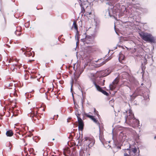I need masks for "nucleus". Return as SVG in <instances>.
<instances>
[{
	"instance_id": "nucleus-21",
	"label": "nucleus",
	"mask_w": 156,
	"mask_h": 156,
	"mask_svg": "<svg viewBox=\"0 0 156 156\" xmlns=\"http://www.w3.org/2000/svg\"><path fill=\"white\" fill-rule=\"evenodd\" d=\"M75 115H76L77 116V117L79 116V115H80L81 114V113L80 112H79L78 109L76 107L75 108Z\"/></svg>"
},
{
	"instance_id": "nucleus-32",
	"label": "nucleus",
	"mask_w": 156,
	"mask_h": 156,
	"mask_svg": "<svg viewBox=\"0 0 156 156\" xmlns=\"http://www.w3.org/2000/svg\"><path fill=\"white\" fill-rule=\"evenodd\" d=\"M124 156H129L128 154L126 153H125L124 154Z\"/></svg>"
},
{
	"instance_id": "nucleus-12",
	"label": "nucleus",
	"mask_w": 156,
	"mask_h": 156,
	"mask_svg": "<svg viewBox=\"0 0 156 156\" xmlns=\"http://www.w3.org/2000/svg\"><path fill=\"white\" fill-rule=\"evenodd\" d=\"M78 122V129L79 130L82 131L83 129L84 124L82 119L79 116L77 117Z\"/></svg>"
},
{
	"instance_id": "nucleus-7",
	"label": "nucleus",
	"mask_w": 156,
	"mask_h": 156,
	"mask_svg": "<svg viewBox=\"0 0 156 156\" xmlns=\"http://www.w3.org/2000/svg\"><path fill=\"white\" fill-rule=\"evenodd\" d=\"M91 79L93 83L94 84L97 90L102 92L104 95H106L107 96L108 95V94L106 91L103 90L101 87H100L99 85H98L96 84L95 80L94 78Z\"/></svg>"
},
{
	"instance_id": "nucleus-6",
	"label": "nucleus",
	"mask_w": 156,
	"mask_h": 156,
	"mask_svg": "<svg viewBox=\"0 0 156 156\" xmlns=\"http://www.w3.org/2000/svg\"><path fill=\"white\" fill-rule=\"evenodd\" d=\"M136 93H137L138 95L142 96L145 100L147 101H148L149 99V96L147 94H144V92L143 90V89L139 88L137 89L135 91Z\"/></svg>"
},
{
	"instance_id": "nucleus-28",
	"label": "nucleus",
	"mask_w": 156,
	"mask_h": 156,
	"mask_svg": "<svg viewBox=\"0 0 156 156\" xmlns=\"http://www.w3.org/2000/svg\"><path fill=\"white\" fill-rule=\"evenodd\" d=\"M12 86V83H8L6 84V87H9L11 86Z\"/></svg>"
},
{
	"instance_id": "nucleus-37",
	"label": "nucleus",
	"mask_w": 156,
	"mask_h": 156,
	"mask_svg": "<svg viewBox=\"0 0 156 156\" xmlns=\"http://www.w3.org/2000/svg\"><path fill=\"white\" fill-rule=\"evenodd\" d=\"M17 115V114H14V115H12V117L13 116V115H14L15 116H16Z\"/></svg>"
},
{
	"instance_id": "nucleus-11",
	"label": "nucleus",
	"mask_w": 156,
	"mask_h": 156,
	"mask_svg": "<svg viewBox=\"0 0 156 156\" xmlns=\"http://www.w3.org/2000/svg\"><path fill=\"white\" fill-rule=\"evenodd\" d=\"M119 82V78L117 77L116 78L112 83L109 85V87L110 89L111 90L114 89L116 88Z\"/></svg>"
},
{
	"instance_id": "nucleus-10",
	"label": "nucleus",
	"mask_w": 156,
	"mask_h": 156,
	"mask_svg": "<svg viewBox=\"0 0 156 156\" xmlns=\"http://www.w3.org/2000/svg\"><path fill=\"white\" fill-rule=\"evenodd\" d=\"M30 110H31V112L28 114V115L29 116L33 118V120H36V119H34V117H35L36 118V117L37 116L38 111L37 108H36L35 109H31Z\"/></svg>"
},
{
	"instance_id": "nucleus-49",
	"label": "nucleus",
	"mask_w": 156,
	"mask_h": 156,
	"mask_svg": "<svg viewBox=\"0 0 156 156\" xmlns=\"http://www.w3.org/2000/svg\"><path fill=\"white\" fill-rule=\"evenodd\" d=\"M55 140V139H54V138H53V140Z\"/></svg>"
},
{
	"instance_id": "nucleus-20",
	"label": "nucleus",
	"mask_w": 156,
	"mask_h": 156,
	"mask_svg": "<svg viewBox=\"0 0 156 156\" xmlns=\"http://www.w3.org/2000/svg\"><path fill=\"white\" fill-rule=\"evenodd\" d=\"M123 85L124 86H126L127 87L129 90V91H130L132 90V88L131 87H130L129 85L130 83L129 82H125L123 83Z\"/></svg>"
},
{
	"instance_id": "nucleus-1",
	"label": "nucleus",
	"mask_w": 156,
	"mask_h": 156,
	"mask_svg": "<svg viewBox=\"0 0 156 156\" xmlns=\"http://www.w3.org/2000/svg\"><path fill=\"white\" fill-rule=\"evenodd\" d=\"M126 12V8L125 6L122 5L120 7V5L117 4L115 6L112 5L109 7L108 10H106L105 16L106 18L115 17L117 13L121 12L125 14V12Z\"/></svg>"
},
{
	"instance_id": "nucleus-36",
	"label": "nucleus",
	"mask_w": 156,
	"mask_h": 156,
	"mask_svg": "<svg viewBox=\"0 0 156 156\" xmlns=\"http://www.w3.org/2000/svg\"><path fill=\"white\" fill-rule=\"evenodd\" d=\"M113 102V101L112 100H111L109 101V103H111V102Z\"/></svg>"
},
{
	"instance_id": "nucleus-27",
	"label": "nucleus",
	"mask_w": 156,
	"mask_h": 156,
	"mask_svg": "<svg viewBox=\"0 0 156 156\" xmlns=\"http://www.w3.org/2000/svg\"><path fill=\"white\" fill-rule=\"evenodd\" d=\"M114 148H118V149H121V147L119 146H117L116 144H115L114 147H113Z\"/></svg>"
},
{
	"instance_id": "nucleus-46",
	"label": "nucleus",
	"mask_w": 156,
	"mask_h": 156,
	"mask_svg": "<svg viewBox=\"0 0 156 156\" xmlns=\"http://www.w3.org/2000/svg\"><path fill=\"white\" fill-rule=\"evenodd\" d=\"M0 11H1V9H0Z\"/></svg>"
},
{
	"instance_id": "nucleus-9",
	"label": "nucleus",
	"mask_w": 156,
	"mask_h": 156,
	"mask_svg": "<svg viewBox=\"0 0 156 156\" xmlns=\"http://www.w3.org/2000/svg\"><path fill=\"white\" fill-rule=\"evenodd\" d=\"M81 41L84 44L92 43L93 41L92 37L91 36L88 35H86L85 38L81 39Z\"/></svg>"
},
{
	"instance_id": "nucleus-25",
	"label": "nucleus",
	"mask_w": 156,
	"mask_h": 156,
	"mask_svg": "<svg viewBox=\"0 0 156 156\" xmlns=\"http://www.w3.org/2000/svg\"><path fill=\"white\" fill-rule=\"evenodd\" d=\"M14 66H15L16 67H17V65L16 64L13 65L11 67V69L12 70V71H13L14 70V69L16 68L15 67H14Z\"/></svg>"
},
{
	"instance_id": "nucleus-2",
	"label": "nucleus",
	"mask_w": 156,
	"mask_h": 156,
	"mask_svg": "<svg viewBox=\"0 0 156 156\" xmlns=\"http://www.w3.org/2000/svg\"><path fill=\"white\" fill-rule=\"evenodd\" d=\"M125 122L133 127L139 126V121L134 117L132 110L130 109L125 112H123Z\"/></svg>"
},
{
	"instance_id": "nucleus-48",
	"label": "nucleus",
	"mask_w": 156,
	"mask_h": 156,
	"mask_svg": "<svg viewBox=\"0 0 156 156\" xmlns=\"http://www.w3.org/2000/svg\"><path fill=\"white\" fill-rule=\"evenodd\" d=\"M82 108H83V105H82Z\"/></svg>"
},
{
	"instance_id": "nucleus-31",
	"label": "nucleus",
	"mask_w": 156,
	"mask_h": 156,
	"mask_svg": "<svg viewBox=\"0 0 156 156\" xmlns=\"http://www.w3.org/2000/svg\"><path fill=\"white\" fill-rule=\"evenodd\" d=\"M89 75H89V76H94V74L91 73H90L89 74Z\"/></svg>"
},
{
	"instance_id": "nucleus-50",
	"label": "nucleus",
	"mask_w": 156,
	"mask_h": 156,
	"mask_svg": "<svg viewBox=\"0 0 156 156\" xmlns=\"http://www.w3.org/2000/svg\"><path fill=\"white\" fill-rule=\"evenodd\" d=\"M10 60H9V62H10Z\"/></svg>"
},
{
	"instance_id": "nucleus-5",
	"label": "nucleus",
	"mask_w": 156,
	"mask_h": 156,
	"mask_svg": "<svg viewBox=\"0 0 156 156\" xmlns=\"http://www.w3.org/2000/svg\"><path fill=\"white\" fill-rule=\"evenodd\" d=\"M84 147L91 148L94 145L95 141L93 138L86 137L83 141Z\"/></svg>"
},
{
	"instance_id": "nucleus-18",
	"label": "nucleus",
	"mask_w": 156,
	"mask_h": 156,
	"mask_svg": "<svg viewBox=\"0 0 156 156\" xmlns=\"http://www.w3.org/2000/svg\"><path fill=\"white\" fill-rule=\"evenodd\" d=\"M13 133L12 131L11 130H9L6 132V134L7 136L10 137L13 135Z\"/></svg>"
},
{
	"instance_id": "nucleus-38",
	"label": "nucleus",
	"mask_w": 156,
	"mask_h": 156,
	"mask_svg": "<svg viewBox=\"0 0 156 156\" xmlns=\"http://www.w3.org/2000/svg\"><path fill=\"white\" fill-rule=\"evenodd\" d=\"M133 156H139V154H138V155H134Z\"/></svg>"
},
{
	"instance_id": "nucleus-29",
	"label": "nucleus",
	"mask_w": 156,
	"mask_h": 156,
	"mask_svg": "<svg viewBox=\"0 0 156 156\" xmlns=\"http://www.w3.org/2000/svg\"><path fill=\"white\" fill-rule=\"evenodd\" d=\"M83 68L81 69L80 70V71H79L80 75L83 73Z\"/></svg>"
},
{
	"instance_id": "nucleus-19",
	"label": "nucleus",
	"mask_w": 156,
	"mask_h": 156,
	"mask_svg": "<svg viewBox=\"0 0 156 156\" xmlns=\"http://www.w3.org/2000/svg\"><path fill=\"white\" fill-rule=\"evenodd\" d=\"M21 28L20 27H17V29L16 31L15 32V34L17 35V36H20L21 35L20 33H19L18 34H17L16 32H20L21 31Z\"/></svg>"
},
{
	"instance_id": "nucleus-40",
	"label": "nucleus",
	"mask_w": 156,
	"mask_h": 156,
	"mask_svg": "<svg viewBox=\"0 0 156 156\" xmlns=\"http://www.w3.org/2000/svg\"><path fill=\"white\" fill-rule=\"evenodd\" d=\"M125 150H127L128 151H129V149L128 148H127V149H124Z\"/></svg>"
},
{
	"instance_id": "nucleus-44",
	"label": "nucleus",
	"mask_w": 156,
	"mask_h": 156,
	"mask_svg": "<svg viewBox=\"0 0 156 156\" xmlns=\"http://www.w3.org/2000/svg\"><path fill=\"white\" fill-rule=\"evenodd\" d=\"M108 146H109V147H111V146H109V145H108Z\"/></svg>"
},
{
	"instance_id": "nucleus-8",
	"label": "nucleus",
	"mask_w": 156,
	"mask_h": 156,
	"mask_svg": "<svg viewBox=\"0 0 156 156\" xmlns=\"http://www.w3.org/2000/svg\"><path fill=\"white\" fill-rule=\"evenodd\" d=\"M90 148L87 147H84L83 149L81 150L80 154L82 156H88L90 155Z\"/></svg>"
},
{
	"instance_id": "nucleus-3",
	"label": "nucleus",
	"mask_w": 156,
	"mask_h": 156,
	"mask_svg": "<svg viewBox=\"0 0 156 156\" xmlns=\"http://www.w3.org/2000/svg\"><path fill=\"white\" fill-rule=\"evenodd\" d=\"M140 35L144 41L151 44H156V37L153 36L151 34L142 32L140 34Z\"/></svg>"
},
{
	"instance_id": "nucleus-34",
	"label": "nucleus",
	"mask_w": 156,
	"mask_h": 156,
	"mask_svg": "<svg viewBox=\"0 0 156 156\" xmlns=\"http://www.w3.org/2000/svg\"><path fill=\"white\" fill-rule=\"evenodd\" d=\"M107 1H109L110 2V3H111L113 1V0H106Z\"/></svg>"
},
{
	"instance_id": "nucleus-39",
	"label": "nucleus",
	"mask_w": 156,
	"mask_h": 156,
	"mask_svg": "<svg viewBox=\"0 0 156 156\" xmlns=\"http://www.w3.org/2000/svg\"><path fill=\"white\" fill-rule=\"evenodd\" d=\"M105 80H103V84H104V82H105Z\"/></svg>"
},
{
	"instance_id": "nucleus-16",
	"label": "nucleus",
	"mask_w": 156,
	"mask_h": 156,
	"mask_svg": "<svg viewBox=\"0 0 156 156\" xmlns=\"http://www.w3.org/2000/svg\"><path fill=\"white\" fill-rule=\"evenodd\" d=\"M136 9L139 10L141 12V13H147L148 12V9H147L141 7L136 8Z\"/></svg>"
},
{
	"instance_id": "nucleus-42",
	"label": "nucleus",
	"mask_w": 156,
	"mask_h": 156,
	"mask_svg": "<svg viewBox=\"0 0 156 156\" xmlns=\"http://www.w3.org/2000/svg\"><path fill=\"white\" fill-rule=\"evenodd\" d=\"M9 47H10V46L7 44H6Z\"/></svg>"
},
{
	"instance_id": "nucleus-45",
	"label": "nucleus",
	"mask_w": 156,
	"mask_h": 156,
	"mask_svg": "<svg viewBox=\"0 0 156 156\" xmlns=\"http://www.w3.org/2000/svg\"><path fill=\"white\" fill-rule=\"evenodd\" d=\"M154 138L155 139H156V136H155L154 137Z\"/></svg>"
},
{
	"instance_id": "nucleus-52",
	"label": "nucleus",
	"mask_w": 156,
	"mask_h": 156,
	"mask_svg": "<svg viewBox=\"0 0 156 156\" xmlns=\"http://www.w3.org/2000/svg\"><path fill=\"white\" fill-rule=\"evenodd\" d=\"M10 149H11V148H10H10H9V150H10Z\"/></svg>"
},
{
	"instance_id": "nucleus-4",
	"label": "nucleus",
	"mask_w": 156,
	"mask_h": 156,
	"mask_svg": "<svg viewBox=\"0 0 156 156\" xmlns=\"http://www.w3.org/2000/svg\"><path fill=\"white\" fill-rule=\"evenodd\" d=\"M80 1L79 2L80 6L81 8V13L82 14V13L83 14L84 12H85V14L84 15V16L87 15H90L92 14L93 12V11L91 10V11H89L88 10V9H90L91 8L90 6H87V8L86 9H84L83 6V5H84L87 4L88 3L87 0H79Z\"/></svg>"
},
{
	"instance_id": "nucleus-13",
	"label": "nucleus",
	"mask_w": 156,
	"mask_h": 156,
	"mask_svg": "<svg viewBox=\"0 0 156 156\" xmlns=\"http://www.w3.org/2000/svg\"><path fill=\"white\" fill-rule=\"evenodd\" d=\"M26 48H21V50H22L23 51H25V52L24 53V54L25 55L27 56L30 57L31 56L33 57L34 55V54L33 55H32V53L31 52H30L31 50H29L28 49V48L26 47L25 46Z\"/></svg>"
},
{
	"instance_id": "nucleus-33",
	"label": "nucleus",
	"mask_w": 156,
	"mask_h": 156,
	"mask_svg": "<svg viewBox=\"0 0 156 156\" xmlns=\"http://www.w3.org/2000/svg\"><path fill=\"white\" fill-rule=\"evenodd\" d=\"M57 117H56V118H55V116H54L53 117V119H56L57 118V117H58V115H57Z\"/></svg>"
},
{
	"instance_id": "nucleus-56",
	"label": "nucleus",
	"mask_w": 156,
	"mask_h": 156,
	"mask_svg": "<svg viewBox=\"0 0 156 156\" xmlns=\"http://www.w3.org/2000/svg\"><path fill=\"white\" fill-rule=\"evenodd\" d=\"M119 47H120V45L119 46Z\"/></svg>"
},
{
	"instance_id": "nucleus-24",
	"label": "nucleus",
	"mask_w": 156,
	"mask_h": 156,
	"mask_svg": "<svg viewBox=\"0 0 156 156\" xmlns=\"http://www.w3.org/2000/svg\"><path fill=\"white\" fill-rule=\"evenodd\" d=\"M131 150L133 152L134 155H136L135 154L136 153L137 151V148L135 147H132L131 148Z\"/></svg>"
},
{
	"instance_id": "nucleus-17",
	"label": "nucleus",
	"mask_w": 156,
	"mask_h": 156,
	"mask_svg": "<svg viewBox=\"0 0 156 156\" xmlns=\"http://www.w3.org/2000/svg\"><path fill=\"white\" fill-rule=\"evenodd\" d=\"M72 27H73L75 28V29L76 30V36L77 35V37H78V29L77 27V25L76 24V22L75 21H74L73 23V24L72 26Z\"/></svg>"
},
{
	"instance_id": "nucleus-43",
	"label": "nucleus",
	"mask_w": 156,
	"mask_h": 156,
	"mask_svg": "<svg viewBox=\"0 0 156 156\" xmlns=\"http://www.w3.org/2000/svg\"><path fill=\"white\" fill-rule=\"evenodd\" d=\"M141 85H143V83H142L141 84Z\"/></svg>"
},
{
	"instance_id": "nucleus-51",
	"label": "nucleus",
	"mask_w": 156,
	"mask_h": 156,
	"mask_svg": "<svg viewBox=\"0 0 156 156\" xmlns=\"http://www.w3.org/2000/svg\"><path fill=\"white\" fill-rule=\"evenodd\" d=\"M10 88H9V89H10Z\"/></svg>"
},
{
	"instance_id": "nucleus-41",
	"label": "nucleus",
	"mask_w": 156,
	"mask_h": 156,
	"mask_svg": "<svg viewBox=\"0 0 156 156\" xmlns=\"http://www.w3.org/2000/svg\"><path fill=\"white\" fill-rule=\"evenodd\" d=\"M72 85H71V90H72Z\"/></svg>"
},
{
	"instance_id": "nucleus-23",
	"label": "nucleus",
	"mask_w": 156,
	"mask_h": 156,
	"mask_svg": "<svg viewBox=\"0 0 156 156\" xmlns=\"http://www.w3.org/2000/svg\"><path fill=\"white\" fill-rule=\"evenodd\" d=\"M89 49L90 50V51L91 52H93L96 51L97 49L95 48L94 47H89Z\"/></svg>"
},
{
	"instance_id": "nucleus-15",
	"label": "nucleus",
	"mask_w": 156,
	"mask_h": 156,
	"mask_svg": "<svg viewBox=\"0 0 156 156\" xmlns=\"http://www.w3.org/2000/svg\"><path fill=\"white\" fill-rule=\"evenodd\" d=\"M111 59V58H108L107 59H106L105 60L102 61V62H101V60H102V59H99L96 62H100L99 64H97V65H98V66H100L105 64L108 61Z\"/></svg>"
},
{
	"instance_id": "nucleus-14",
	"label": "nucleus",
	"mask_w": 156,
	"mask_h": 156,
	"mask_svg": "<svg viewBox=\"0 0 156 156\" xmlns=\"http://www.w3.org/2000/svg\"><path fill=\"white\" fill-rule=\"evenodd\" d=\"M85 115L87 117L89 118L96 124H97L98 125L100 126V123L93 116L91 115H90L86 113L85 114Z\"/></svg>"
},
{
	"instance_id": "nucleus-55",
	"label": "nucleus",
	"mask_w": 156,
	"mask_h": 156,
	"mask_svg": "<svg viewBox=\"0 0 156 156\" xmlns=\"http://www.w3.org/2000/svg\"><path fill=\"white\" fill-rule=\"evenodd\" d=\"M77 42H76V44H77Z\"/></svg>"
},
{
	"instance_id": "nucleus-53",
	"label": "nucleus",
	"mask_w": 156,
	"mask_h": 156,
	"mask_svg": "<svg viewBox=\"0 0 156 156\" xmlns=\"http://www.w3.org/2000/svg\"><path fill=\"white\" fill-rule=\"evenodd\" d=\"M133 1H134V0H132Z\"/></svg>"
},
{
	"instance_id": "nucleus-47",
	"label": "nucleus",
	"mask_w": 156,
	"mask_h": 156,
	"mask_svg": "<svg viewBox=\"0 0 156 156\" xmlns=\"http://www.w3.org/2000/svg\"><path fill=\"white\" fill-rule=\"evenodd\" d=\"M67 122H69L68 119H67Z\"/></svg>"
},
{
	"instance_id": "nucleus-22",
	"label": "nucleus",
	"mask_w": 156,
	"mask_h": 156,
	"mask_svg": "<svg viewBox=\"0 0 156 156\" xmlns=\"http://www.w3.org/2000/svg\"><path fill=\"white\" fill-rule=\"evenodd\" d=\"M124 59V56L121 53H120L119 58V60L120 62V60H122Z\"/></svg>"
},
{
	"instance_id": "nucleus-26",
	"label": "nucleus",
	"mask_w": 156,
	"mask_h": 156,
	"mask_svg": "<svg viewBox=\"0 0 156 156\" xmlns=\"http://www.w3.org/2000/svg\"><path fill=\"white\" fill-rule=\"evenodd\" d=\"M30 26V23L29 22H27L25 24V26L26 27H28Z\"/></svg>"
},
{
	"instance_id": "nucleus-30",
	"label": "nucleus",
	"mask_w": 156,
	"mask_h": 156,
	"mask_svg": "<svg viewBox=\"0 0 156 156\" xmlns=\"http://www.w3.org/2000/svg\"><path fill=\"white\" fill-rule=\"evenodd\" d=\"M36 105L35 103H34V104L33 105H32V107H33V108L32 109H35V108H36Z\"/></svg>"
},
{
	"instance_id": "nucleus-35",
	"label": "nucleus",
	"mask_w": 156,
	"mask_h": 156,
	"mask_svg": "<svg viewBox=\"0 0 156 156\" xmlns=\"http://www.w3.org/2000/svg\"><path fill=\"white\" fill-rule=\"evenodd\" d=\"M130 17H133V16L132 14H131L130 15Z\"/></svg>"
},
{
	"instance_id": "nucleus-54",
	"label": "nucleus",
	"mask_w": 156,
	"mask_h": 156,
	"mask_svg": "<svg viewBox=\"0 0 156 156\" xmlns=\"http://www.w3.org/2000/svg\"><path fill=\"white\" fill-rule=\"evenodd\" d=\"M95 111V109L94 108V111Z\"/></svg>"
}]
</instances>
